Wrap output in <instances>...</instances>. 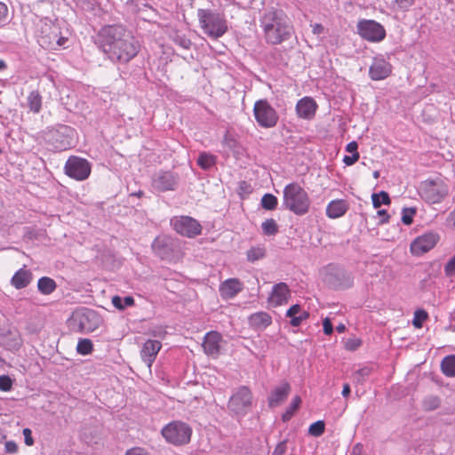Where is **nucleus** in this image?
Listing matches in <instances>:
<instances>
[{"instance_id": "1", "label": "nucleus", "mask_w": 455, "mask_h": 455, "mask_svg": "<svg viewBox=\"0 0 455 455\" xmlns=\"http://www.w3.org/2000/svg\"><path fill=\"white\" fill-rule=\"evenodd\" d=\"M101 51L113 62L127 63L139 52V42L122 26H107L99 33Z\"/></svg>"}, {"instance_id": "2", "label": "nucleus", "mask_w": 455, "mask_h": 455, "mask_svg": "<svg viewBox=\"0 0 455 455\" xmlns=\"http://www.w3.org/2000/svg\"><path fill=\"white\" fill-rule=\"evenodd\" d=\"M267 43L278 44L290 38L292 26L283 10L274 7L266 9L259 19Z\"/></svg>"}, {"instance_id": "3", "label": "nucleus", "mask_w": 455, "mask_h": 455, "mask_svg": "<svg viewBox=\"0 0 455 455\" xmlns=\"http://www.w3.org/2000/svg\"><path fill=\"white\" fill-rule=\"evenodd\" d=\"M197 18L203 32L212 39H219L228 29V20L225 15L212 9H198Z\"/></svg>"}, {"instance_id": "4", "label": "nucleus", "mask_w": 455, "mask_h": 455, "mask_svg": "<svg viewBox=\"0 0 455 455\" xmlns=\"http://www.w3.org/2000/svg\"><path fill=\"white\" fill-rule=\"evenodd\" d=\"M283 206L296 215L306 214L310 208L311 201L306 190L298 183L286 185L283 192Z\"/></svg>"}, {"instance_id": "5", "label": "nucleus", "mask_w": 455, "mask_h": 455, "mask_svg": "<svg viewBox=\"0 0 455 455\" xmlns=\"http://www.w3.org/2000/svg\"><path fill=\"white\" fill-rule=\"evenodd\" d=\"M161 434L168 443L181 446L190 442L192 428L186 422L174 420L165 425Z\"/></svg>"}, {"instance_id": "6", "label": "nucleus", "mask_w": 455, "mask_h": 455, "mask_svg": "<svg viewBox=\"0 0 455 455\" xmlns=\"http://www.w3.org/2000/svg\"><path fill=\"white\" fill-rule=\"evenodd\" d=\"M449 187L441 179L427 180L421 183L419 194L421 198L428 204H439L448 195Z\"/></svg>"}, {"instance_id": "7", "label": "nucleus", "mask_w": 455, "mask_h": 455, "mask_svg": "<svg viewBox=\"0 0 455 455\" xmlns=\"http://www.w3.org/2000/svg\"><path fill=\"white\" fill-rule=\"evenodd\" d=\"M100 323V315L95 311L87 308L76 311L70 319V325L73 329L85 333L94 331Z\"/></svg>"}, {"instance_id": "8", "label": "nucleus", "mask_w": 455, "mask_h": 455, "mask_svg": "<svg viewBox=\"0 0 455 455\" xmlns=\"http://www.w3.org/2000/svg\"><path fill=\"white\" fill-rule=\"evenodd\" d=\"M252 395L247 387H238L228 402V409L239 416L245 415L251 408Z\"/></svg>"}, {"instance_id": "9", "label": "nucleus", "mask_w": 455, "mask_h": 455, "mask_svg": "<svg viewBox=\"0 0 455 455\" xmlns=\"http://www.w3.org/2000/svg\"><path fill=\"white\" fill-rule=\"evenodd\" d=\"M254 117L259 126L272 128L276 125L278 115L267 100H257L253 107Z\"/></svg>"}, {"instance_id": "10", "label": "nucleus", "mask_w": 455, "mask_h": 455, "mask_svg": "<svg viewBox=\"0 0 455 455\" xmlns=\"http://www.w3.org/2000/svg\"><path fill=\"white\" fill-rule=\"evenodd\" d=\"M64 171L68 177L83 181L90 176L92 166L86 159L72 156L67 160Z\"/></svg>"}, {"instance_id": "11", "label": "nucleus", "mask_w": 455, "mask_h": 455, "mask_svg": "<svg viewBox=\"0 0 455 455\" xmlns=\"http://www.w3.org/2000/svg\"><path fill=\"white\" fill-rule=\"evenodd\" d=\"M171 225L180 235L193 238L202 233L201 224L189 216H176L171 220Z\"/></svg>"}, {"instance_id": "12", "label": "nucleus", "mask_w": 455, "mask_h": 455, "mask_svg": "<svg viewBox=\"0 0 455 455\" xmlns=\"http://www.w3.org/2000/svg\"><path fill=\"white\" fill-rule=\"evenodd\" d=\"M357 30L363 38L370 42H379L386 36V30L383 26L371 20L359 21Z\"/></svg>"}, {"instance_id": "13", "label": "nucleus", "mask_w": 455, "mask_h": 455, "mask_svg": "<svg viewBox=\"0 0 455 455\" xmlns=\"http://www.w3.org/2000/svg\"><path fill=\"white\" fill-rule=\"evenodd\" d=\"M179 182V176L172 172L160 171L152 178V187L155 190L164 192L174 190Z\"/></svg>"}, {"instance_id": "14", "label": "nucleus", "mask_w": 455, "mask_h": 455, "mask_svg": "<svg viewBox=\"0 0 455 455\" xmlns=\"http://www.w3.org/2000/svg\"><path fill=\"white\" fill-rule=\"evenodd\" d=\"M439 235L434 232H427L417 237L411 244V251L414 255H421L435 247Z\"/></svg>"}, {"instance_id": "15", "label": "nucleus", "mask_w": 455, "mask_h": 455, "mask_svg": "<svg viewBox=\"0 0 455 455\" xmlns=\"http://www.w3.org/2000/svg\"><path fill=\"white\" fill-rule=\"evenodd\" d=\"M57 34H60V28L57 26L45 23L37 41L43 48L56 50Z\"/></svg>"}, {"instance_id": "16", "label": "nucleus", "mask_w": 455, "mask_h": 455, "mask_svg": "<svg viewBox=\"0 0 455 455\" xmlns=\"http://www.w3.org/2000/svg\"><path fill=\"white\" fill-rule=\"evenodd\" d=\"M291 297V291L285 283H279L273 286L268 303L272 307L286 304Z\"/></svg>"}, {"instance_id": "17", "label": "nucleus", "mask_w": 455, "mask_h": 455, "mask_svg": "<svg viewBox=\"0 0 455 455\" xmlns=\"http://www.w3.org/2000/svg\"><path fill=\"white\" fill-rule=\"evenodd\" d=\"M161 347V342L156 339H148L143 344L140 350V357L149 370L151 369V366L155 362Z\"/></svg>"}, {"instance_id": "18", "label": "nucleus", "mask_w": 455, "mask_h": 455, "mask_svg": "<svg viewBox=\"0 0 455 455\" xmlns=\"http://www.w3.org/2000/svg\"><path fill=\"white\" fill-rule=\"evenodd\" d=\"M392 67L382 58H375L369 69V76L374 81L383 80L391 74Z\"/></svg>"}, {"instance_id": "19", "label": "nucleus", "mask_w": 455, "mask_h": 455, "mask_svg": "<svg viewBox=\"0 0 455 455\" xmlns=\"http://www.w3.org/2000/svg\"><path fill=\"white\" fill-rule=\"evenodd\" d=\"M318 106L311 97H304L296 104V113L299 118L311 120L314 118Z\"/></svg>"}, {"instance_id": "20", "label": "nucleus", "mask_w": 455, "mask_h": 455, "mask_svg": "<svg viewBox=\"0 0 455 455\" xmlns=\"http://www.w3.org/2000/svg\"><path fill=\"white\" fill-rule=\"evenodd\" d=\"M221 335L217 331L206 333L203 342V347L205 354L216 357L220 349Z\"/></svg>"}, {"instance_id": "21", "label": "nucleus", "mask_w": 455, "mask_h": 455, "mask_svg": "<svg viewBox=\"0 0 455 455\" xmlns=\"http://www.w3.org/2000/svg\"><path fill=\"white\" fill-rule=\"evenodd\" d=\"M243 288V283L236 278H230L220 286V293L223 299H229L238 294Z\"/></svg>"}, {"instance_id": "22", "label": "nucleus", "mask_w": 455, "mask_h": 455, "mask_svg": "<svg viewBox=\"0 0 455 455\" xmlns=\"http://www.w3.org/2000/svg\"><path fill=\"white\" fill-rule=\"evenodd\" d=\"M152 249L159 257L165 259L172 251V241L168 236H157L152 243Z\"/></svg>"}, {"instance_id": "23", "label": "nucleus", "mask_w": 455, "mask_h": 455, "mask_svg": "<svg viewBox=\"0 0 455 455\" xmlns=\"http://www.w3.org/2000/svg\"><path fill=\"white\" fill-rule=\"evenodd\" d=\"M349 208L346 200L336 199L331 201L326 207V215L330 219H338L345 215Z\"/></svg>"}, {"instance_id": "24", "label": "nucleus", "mask_w": 455, "mask_h": 455, "mask_svg": "<svg viewBox=\"0 0 455 455\" xmlns=\"http://www.w3.org/2000/svg\"><path fill=\"white\" fill-rule=\"evenodd\" d=\"M291 390L289 383L283 382L276 387L268 397V404L270 407L279 405L288 396Z\"/></svg>"}, {"instance_id": "25", "label": "nucleus", "mask_w": 455, "mask_h": 455, "mask_svg": "<svg viewBox=\"0 0 455 455\" xmlns=\"http://www.w3.org/2000/svg\"><path fill=\"white\" fill-rule=\"evenodd\" d=\"M272 323L271 316L266 312H257L249 317V324L251 328L262 331L269 326Z\"/></svg>"}, {"instance_id": "26", "label": "nucleus", "mask_w": 455, "mask_h": 455, "mask_svg": "<svg viewBox=\"0 0 455 455\" xmlns=\"http://www.w3.org/2000/svg\"><path fill=\"white\" fill-rule=\"evenodd\" d=\"M32 273L30 270L22 267L19 269L12 277L11 283L16 289L27 287L32 281Z\"/></svg>"}, {"instance_id": "27", "label": "nucleus", "mask_w": 455, "mask_h": 455, "mask_svg": "<svg viewBox=\"0 0 455 455\" xmlns=\"http://www.w3.org/2000/svg\"><path fill=\"white\" fill-rule=\"evenodd\" d=\"M286 316L291 318V324L292 326H299L303 320L308 317V313L302 310L300 306L296 304L287 310Z\"/></svg>"}, {"instance_id": "28", "label": "nucleus", "mask_w": 455, "mask_h": 455, "mask_svg": "<svg viewBox=\"0 0 455 455\" xmlns=\"http://www.w3.org/2000/svg\"><path fill=\"white\" fill-rule=\"evenodd\" d=\"M57 284L55 281L50 277H41L37 282L38 291L44 295H49L56 290Z\"/></svg>"}, {"instance_id": "29", "label": "nucleus", "mask_w": 455, "mask_h": 455, "mask_svg": "<svg viewBox=\"0 0 455 455\" xmlns=\"http://www.w3.org/2000/svg\"><path fill=\"white\" fill-rule=\"evenodd\" d=\"M28 106L33 113H39L42 108V96L38 91H32L27 97Z\"/></svg>"}, {"instance_id": "30", "label": "nucleus", "mask_w": 455, "mask_h": 455, "mask_svg": "<svg viewBox=\"0 0 455 455\" xmlns=\"http://www.w3.org/2000/svg\"><path fill=\"white\" fill-rule=\"evenodd\" d=\"M266 251L264 245L252 246L246 252L247 260L253 263L257 260L262 259L266 256Z\"/></svg>"}, {"instance_id": "31", "label": "nucleus", "mask_w": 455, "mask_h": 455, "mask_svg": "<svg viewBox=\"0 0 455 455\" xmlns=\"http://www.w3.org/2000/svg\"><path fill=\"white\" fill-rule=\"evenodd\" d=\"M441 368L444 375L448 377L455 376V355L445 356L441 363Z\"/></svg>"}, {"instance_id": "32", "label": "nucleus", "mask_w": 455, "mask_h": 455, "mask_svg": "<svg viewBox=\"0 0 455 455\" xmlns=\"http://www.w3.org/2000/svg\"><path fill=\"white\" fill-rule=\"evenodd\" d=\"M215 163L216 156L206 152L201 153L197 159L198 165L204 170L212 168Z\"/></svg>"}, {"instance_id": "33", "label": "nucleus", "mask_w": 455, "mask_h": 455, "mask_svg": "<svg viewBox=\"0 0 455 455\" xmlns=\"http://www.w3.org/2000/svg\"><path fill=\"white\" fill-rule=\"evenodd\" d=\"M371 201L373 207L376 209L379 208L382 204L388 205L391 203L388 194L385 191L373 193L371 195Z\"/></svg>"}, {"instance_id": "34", "label": "nucleus", "mask_w": 455, "mask_h": 455, "mask_svg": "<svg viewBox=\"0 0 455 455\" xmlns=\"http://www.w3.org/2000/svg\"><path fill=\"white\" fill-rule=\"evenodd\" d=\"M112 304L116 308L124 310L127 307H131L134 304V299L131 296H127L124 299L119 296H114L112 298Z\"/></svg>"}, {"instance_id": "35", "label": "nucleus", "mask_w": 455, "mask_h": 455, "mask_svg": "<svg viewBox=\"0 0 455 455\" xmlns=\"http://www.w3.org/2000/svg\"><path fill=\"white\" fill-rule=\"evenodd\" d=\"M414 4V0H394L391 4V9L395 12H404L410 10Z\"/></svg>"}, {"instance_id": "36", "label": "nucleus", "mask_w": 455, "mask_h": 455, "mask_svg": "<svg viewBox=\"0 0 455 455\" xmlns=\"http://www.w3.org/2000/svg\"><path fill=\"white\" fill-rule=\"evenodd\" d=\"M92 342L89 339H81L78 340L76 351L79 355H86L92 351Z\"/></svg>"}, {"instance_id": "37", "label": "nucleus", "mask_w": 455, "mask_h": 455, "mask_svg": "<svg viewBox=\"0 0 455 455\" xmlns=\"http://www.w3.org/2000/svg\"><path fill=\"white\" fill-rule=\"evenodd\" d=\"M300 398L299 396H295L291 403L290 406L286 409L284 413L283 414L282 418L283 421H288L291 419L294 412L298 410L299 404H300Z\"/></svg>"}, {"instance_id": "38", "label": "nucleus", "mask_w": 455, "mask_h": 455, "mask_svg": "<svg viewBox=\"0 0 455 455\" xmlns=\"http://www.w3.org/2000/svg\"><path fill=\"white\" fill-rule=\"evenodd\" d=\"M277 205V198L272 194H265L261 198V206L266 210H274Z\"/></svg>"}, {"instance_id": "39", "label": "nucleus", "mask_w": 455, "mask_h": 455, "mask_svg": "<svg viewBox=\"0 0 455 455\" xmlns=\"http://www.w3.org/2000/svg\"><path fill=\"white\" fill-rule=\"evenodd\" d=\"M262 231L267 235H273L278 232V228L275 221L273 219L266 220L262 225Z\"/></svg>"}, {"instance_id": "40", "label": "nucleus", "mask_w": 455, "mask_h": 455, "mask_svg": "<svg viewBox=\"0 0 455 455\" xmlns=\"http://www.w3.org/2000/svg\"><path fill=\"white\" fill-rule=\"evenodd\" d=\"M324 422L318 420L310 425L308 433L313 436H320L324 432Z\"/></svg>"}, {"instance_id": "41", "label": "nucleus", "mask_w": 455, "mask_h": 455, "mask_svg": "<svg viewBox=\"0 0 455 455\" xmlns=\"http://www.w3.org/2000/svg\"><path fill=\"white\" fill-rule=\"evenodd\" d=\"M416 213L414 208H403L402 211V221L404 225H411Z\"/></svg>"}, {"instance_id": "42", "label": "nucleus", "mask_w": 455, "mask_h": 455, "mask_svg": "<svg viewBox=\"0 0 455 455\" xmlns=\"http://www.w3.org/2000/svg\"><path fill=\"white\" fill-rule=\"evenodd\" d=\"M427 318V314L424 310H416L412 323L416 328H421L423 322Z\"/></svg>"}, {"instance_id": "43", "label": "nucleus", "mask_w": 455, "mask_h": 455, "mask_svg": "<svg viewBox=\"0 0 455 455\" xmlns=\"http://www.w3.org/2000/svg\"><path fill=\"white\" fill-rule=\"evenodd\" d=\"M424 408L428 411H433L439 407L440 405V400L437 396H428L425 398L424 402Z\"/></svg>"}, {"instance_id": "44", "label": "nucleus", "mask_w": 455, "mask_h": 455, "mask_svg": "<svg viewBox=\"0 0 455 455\" xmlns=\"http://www.w3.org/2000/svg\"><path fill=\"white\" fill-rule=\"evenodd\" d=\"M361 345H362V340L356 337L348 338L345 341V348L348 351H355L357 348H359Z\"/></svg>"}, {"instance_id": "45", "label": "nucleus", "mask_w": 455, "mask_h": 455, "mask_svg": "<svg viewBox=\"0 0 455 455\" xmlns=\"http://www.w3.org/2000/svg\"><path fill=\"white\" fill-rule=\"evenodd\" d=\"M444 272L447 276H452L455 274V255L445 264Z\"/></svg>"}, {"instance_id": "46", "label": "nucleus", "mask_w": 455, "mask_h": 455, "mask_svg": "<svg viewBox=\"0 0 455 455\" xmlns=\"http://www.w3.org/2000/svg\"><path fill=\"white\" fill-rule=\"evenodd\" d=\"M12 379L10 377L2 375L0 376V389L3 391H8L12 388Z\"/></svg>"}, {"instance_id": "47", "label": "nucleus", "mask_w": 455, "mask_h": 455, "mask_svg": "<svg viewBox=\"0 0 455 455\" xmlns=\"http://www.w3.org/2000/svg\"><path fill=\"white\" fill-rule=\"evenodd\" d=\"M174 41L183 49H189L191 46V41L183 36H177Z\"/></svg>"}, {"instance_id": "48", "label": "nucleus", "mask_w": 455, "mask_h": 455, "mask_svg": "<svg viewBox=\"0 0 455 455\" xmlns=\"http://www.w3.org/2000/svg\"><path fill=\"white\" fill-rule=\"evenodd\" d=\"M287 451V441L283 440L277 443L272 455H283Z\"/></svg>"}, {"instance_id": "49", "label": "nucleus", "mask_w": 455, "mask_h": 455, "mask_svg": "<svg viewBox=\"0 0 455 455\" xmlns=\"http://www.w3.org/2000/svg\"><path fill=\"white\" fill-rule=\"evenodd\" d=\"M359 159V153L353 154L351 156H345L343 158V163L347 165H353Z\"/></svg>"}, {"instance_id": "50", "label": "nucleus", "mask_w": 455, "mask_h": 455, "mask_svg": "<svg viewBox=\"0 0 455 455\" xmlns=\"http://www.w3.org/2000/svg\"><path fill=\"white\" fill-rule=\"evenodd\" d=\"M125 455H150L145 449L134 447L126 451Z\"/></svg>"}, {"instance_id": "51", "label": "nucleus", "mask_w": 455, "mask_h": 455, "mask_svg": "<svg viewBox=\"0 0 455 455\" xmlns=\"http://www.w3.org/2000/svg\"><path fill=\"white\" fill-rule=\"evenodd\" d=\"M369 374H370V369L363 368V369L358 370L355 373V377L357 381H363L365 377L369 376Z\"/></svg>"}, {"instance_id": "52", "label": "nucleus", "mask_w": 455, "mask_h": 455, "mask_svg": "<svg viewBox=\"0 0 455 455\" xmlns=\"http://www.w3.org/2000/svg\"><path fill=\"white\" fill-rule=\"evenodd\" d=\"M323 332L326 335H331L333 331L332 323L329 318L323 321Z\"/></svg>"}, {"instance_id": "53", "label": "nucleus", "mask_w": 455, "mask_h": 455, "mask_svg": "<svg viewBox=\"0 0 455 455\" xmlns=\"http://www.w3.org/2000/svg\"><path fill=\"white\" fill-rule=\"evenodd\" d=\"M23 435H24V439H25V443L28 446H31L34 443L31 430L29 428H24Z\"/></svg>"}, {"instance_id": "54", "label": "nucleus", "mask_w": 455, "mask_h": 455, "mask_svg": "<svg viewBox=\"0 0 455 455\" xmlns=\"http://www.w3.org/2000/svg\"><path fill=\"white\" fill-rule=\"evenodd\" d=\"M8 9L7 6L0 2V25L4 23L7 18Z\"/></svg>"}, {"instance_id": "55", "label": "nucleus", "mask_w": 455, "mask_h": 455, "mask_svg": "<svg viewBox=\"0 0 455 455\" xmlns=\"http://www.w3.org/2000/svg\"><path fill=\"white\" fill-rule=\"evenodd\" d=\"M5 451L8 453H15L18 451V446L15 442L8 441L5 443Z\"/></svg>"}, {"instance_id": "56", "label": "nucleus", "mask_w": 455, "mask_h": 455, "mask_svg": "<svg viewBox=\"0 0 455 455\" xmlns=\"http://www.w3.org/2000/svg\"><path fill=\"white\" fill-rule=\"evenodd\" d=\"M377 215L380 218L379 224H384L388 222L389 215L387 214L386 210H379L377 212Z\"/></svg>"}, {"instance_id": "57", "label": "nucleus", "mask_w": 455, "mask_h": 455, "mask_svg": "<svg viewBox=\"0 0 455 455\" xmlns=\"http://www.w3.org/2000/svg\"><path fill=\"white\" fill-rule=\"evenodd\" d=\"M363 446L361 443H356L353 446L350 455H363Z\"/></svg>"}, {"instance_id": "58", "label": "nucleus", "mask_w": 455, "mask_h": 455, "mask_svg": "<svg viewBox=\"0 0 455 455\" xmlns=\"http://www.w3.org/2000/svg\"><path fill=\"white\" fill-rule=\"evenodd\" d=\"M357 148H358V145L355 141H351L349 142L347 147H346V150L349 153H351L352 155L353 154H355V153H358L357 152Z\"/></svg>"}, {"instance_id": "59", "label": "nucleus", "mask_w": 455, "mask_h": 455, "mask_svg": "<svg viewBox=\"0 0 455 455\" xmlns=\"http://www.w3.org/2000/svg\"><path fill=\"white\" fill-rule=\"evenodd\" d=\"M311 27H312V32L315 35H320L324 30L323 26L322 24H319V23H315V24L311 25Z\"/></svg>"}, {"instance_id": "60", "label": "nucleus", "mask_w": 455, "mask_h": 455, "mask_svg": "<svg viewBox=\"0 0 455 455\" xmlns=\"http://www.w3.org/2000/svg\"><path fill=\"white\" fill-rule=\"evenodd\" d=\"M67 41V38L64 36H60L59 34H57V40H56V50L59 49V47H61L65 44Z\"/></svg>"}, {"instance_id": "61", "label": "nucleus", "mask_w": 455, "mask_h": 455, "mask_svg": "<svg viewBox=\"0 0 455 455\" xmlns=\"http://www.w3.org/2000/svg\"><path fill=\"white\" fill-rule=\"evenodd\" d=\"M447 221L449 225L455 227V209L450 213Z\"/></svg>"}, {"instance_id": "62", "label": "nucleus", "mask_w": 455, "mask_h": 455, "mask_svg": "<svg viewBox=\"0 0 455 455\" xmlns=\"http://www.w3.org/2000/svg\"><path fill=\"white\" fill-rule=\"evenodd\" d=\"M350 392H351V390H350L349 384H347V383L344 384L342 393H341L342 395L344 397H347L350 395Z\"/></svg>"}, {"instance_id": "63", "label": "nucleus", "mask_w": 455, "mask_h": 455, "mask_svg": "<svg viewBox=\"0 0 455 455\" xmlns=\"http://www.w3.org/2000/svg\"><path fill=\"white\" fill-rule=\"evenodd\" d=\"M336 330L338 332L342 333L345 331L346 326L343 323H340L336 327Z\"/></svg>"}, {"instance_id": "64", "label": "nucleus", "mask_w": 455, "mask_h": 455, "mask_svg": "<svg viewBox=\"0 0 455 455\" xmlns=\"http://www.w3.org/2000/svg\"><path fill=\"white\" fill-rule=\"evenodd\" d=\"M373 177H374V179H379V171H375V172H373Z\"/></svg>"}]
</instances>
